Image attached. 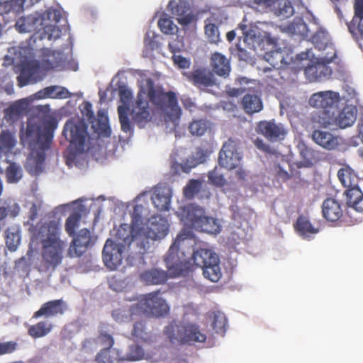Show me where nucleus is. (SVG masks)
Returning a JSON list of instances; mask_svg holds the SVG:
<instances>
[{"instance_id": "1", "label": "nucleus", "mask_w": 363, "mask_h": 363, "mask_svg": "<svg viewBox=\"0 0 363 363\" xmlns=\"http://www.w3.org/2000/svg\"><path fill=\"white\" fill-rule=\"evenodd\" d=\"M149 102L164 117L165 122L177 125L182 109L176 94L172 91H164L162 87H155L150 82L147 89L143 86L140 87L130 112L133 121L140 128H143L151 120Z\"/></svg>"}, {"instance_id": "2", "label": "nucleus", "mask_w": 363, "mask_h": 363, "mask_svg": "<svg viewBox=\"0 0 363 363\" xmlns=\"http://www.w3.org/2000/svg\"><path fill=\"white\" fill-rule=\"evenodd\" d=\"M57 122L53 118L33 116L28 119L27 127L23 133L21 130L20 139L22 143H28L30 152L25 165L27 172L37 176L42 173L46 157L45 152L50 149L54 130Z\"/></svg>"}, {"instance_id": "3", "label": "nucleus", "mask_w": 363, "mask_h": 363, "mask_svg": "<svg viewBox=\"0 0 363 363\" xmlns=\"http://www.w3.org/2000/svg\"><path fill=\"white\" fill-rule=\"evenodd\" d=\"M60 224L58 220L46 222L34 230L32 241L39 242L42 245L40 272H53L62 264L66 244L60 238Z\"/></svg>"}, {"instance_id": "4", "label": "nucleus", "mask_w": 363, "mask_h": 363, "mask_svg": "<svg viewBox=\"0 0 363 363\" xmlns=\"http://www.w3.org/2000/svg\"><path fill=\"white\" fill-rule=\"evenodd\" d=\"M182 220L186 225L198 231L217 234L220 228L218 220L212 217L206 216L203 208L195 204L184 207Z\"/></svg>"}, {"instance_id": "5", "label": "nucleus", "mask_w": 363, "mask_h": 363, "mask_svg": "<svg viewBox=\"0 0 363 363\" xmlns=\"http://www.w3.org/2000/svg\"><path fill=\"white\" fill-rule=\"evenodd\" d=\"M86 122L79 118L68 120L63 128L62 134L69 142V148L74 154L84 152L89 149V135Z\"/></svg>"}, {"instance_id": "6", "label": "nucleus", "mask_w": 363, "mask_h": 363, "mask_svg": "<svg viewBox=\"0 0 363 363\" xmlns=\"http://www.w3.org/2000/svg\"><path fill=\"white\" fill-rule=\"evenodd\" d=\"M193 233L191 230H183L177 235L174 242L170 246L164 261L170 276L172 277L180 276L184 271V266L186 262L184 253L180 252L184 249L185 242L193 239Z\"/></svg>"}, {"instance_id": "7", "label": "nucleus", "mask_w": 363, "mask_h": 363, "mask_svg": "<svg viewBox=\"0 0 363 363\" xmlns=\"http://www.w3.org/2000/svg\"><path fill=\"white\" fill-rule=\"evenodd\" d=\"M132 313H143L147 316L162 317L169 312L166 301L160 296V291H155L142 296L140 300L130 308Z\"/></svg>"}, {"instance_id": "8", "label": "nucleus", "mask_w": 363, "mask_h": 363, "mask_svg": "<svg viewBox=\"0 0 363 363\" xmlns=\"http://www.w3.org/2000/svg\"><path fill=\"white\" fill-rule=\"evenodd\" d=\"M191 259L196 266L202 269L205 278L212 282H217L220 279L222 272L219 258L211 250L199 249L193 252Z\"/></svg>"}, {"instance_id": "9", "label": "nucleus", "mask_w": 363, "mask_h": 363, "mask_svg": "<svg viewBox=\"0 0 363 363\" xmlns=\"http://www.w3.org/2000/svg\"><path fill=\"white\" fill-rule=\"evenodd\" d=\"M164 333L172 343L175 342L181 344L204 342L206 340V335L201 333L199 327L194 324L183 325L171 323L165 327Z\"/></svg>"}, {"instance_id": "10", "label": "nucleus", "mask_w": 363, "mask_h": 363, "mask_svg": "<svg viewBox=\"0 0 363 363\" xmlns=\"http://www.w3.org/2000/svg\"><path fill=\"white\" fill-rule=\"evenodd\" d=\"M238 143L229 138L222 146L218 155V164L221 167L232 170L239 167L241 156L238 152Z\"/></svg>"}, {"instance_id": "11", "label": "nucleus", "mask_w": 363, "mask_h": 363, "mask_svg": "<svg viewBox=\"0 0 363 363\" xmlns=\"http://www.w3.org/2000/svg\"><path fill=\"white\" fill-rule=\"evenodd\" d=\"M93 245L94 241L90 231L86 228H83L73 238L68 249V255L70 257H79Z\"/></svg>"}, {"instance_id": "12", "label": "nucleus", "mask_w": 363, "mask_h": 363, "mask_svg": "<svg viewBox=\"0 0 363 363\" xmlns=\"http://www.w3.org/2000/svg\"><path fill=\"white\" fill-rule=\"evenodd\" d=\"M124 248L108 239L103 248V261L111 270L116 269L122 264Z\"/></svg>"}, {"instance_id": "13", "label": "nucleus", "mask_w": 363, "mask_h": 363, "mask_svg": "<svg viewBox=\"0 0 363 363\" xmlns=\"http://www.w3.org/2000/svg\"><path fill=\"white\" fill-rule=\"evenodd\" d=\"M67 303L62 299H55L43 303L40 308L33 313L32 318L38 319L40 318H53L62 315L67 311Z\"/></svg>"}, {"instance_id": "14", "label": "nucleus", "mask_w": 363, "mask_h": 363, "mask_svg": "<svg viewBox=\"0 0 363 363\" xmlns=\"http://www.w3.org/2000/svg\"><path fill=\"white\" fill-rule=\"evenodd\" d=\"M256 131L272 142L284 140L286 134L284 125L275 123L274 121H259L257 123Z\"/></svg>"}, {"instance_id": "15", "label": "nucleus", "mask_w": 363, "mask_h": 363, "mask_svg": "<svg viewBox=\"0 0 363 363\" xmlns=\"http://www.w3.org/2000/svg\"><path fill=\"white\" fill-rule=\"evenodd\" d=\"M169 231L167 219L161 216H152L147 221V228L144 236L152 240L164 238Z\"/></svg>"}, {"instance_id": "16", "label": "nucleus", "mask_w": 363, "mask_h": 363, "mask_svg": "<svg viewBox=\"0 0 363 363\" xmlns=\"http://www.w3.org/2000/svg\"><path fill=\"white\" fill-rule=\"evenodd\" d=\"M340 101V96L338 92L325 91L313 94L309 99V104L319 109H330Z\"/></svg>"}, {"instance_id": "17", "label": "nucleus", "mask_w": 363, "mask_h": 363, "mask_svg": "<svg viewBox=\"0 0 363 363\" xmlns=\"http://www.w3.org/2000/svg\"><path fill=\"white\" fill-rule=\"evenodd\" d=\"M188 80L198 89L206 91L216 85L213 74L206 69H197L187 74Z\"/></svg>"}, {"instance_id": "18", "label": "nucleus", "mask_w": 363, "mask_h": 363, "mask_svg": "<svg viewBox=\"0 0 363 363\" xmlns=\"http://www.w3.org/2000/svg\"><path fill=\"white\" fill-rule=\"evenodd\" d=\"M142 235L139 229L135 228L133 224L123 223L120 225L116 233V244L125 248L129 247L132 242L140 239Z\"/></svg>"}, {"instance_id": "19", "label": "nucleus", "mask_w": 363, "mask_h": 363, "mask_svg": "<svg viewBox=\"0 0 363 363\" xmlns=\"http://www.w3.org/2000/svg\"><path fill=\"white\" fill-rule=\"evenodd\" d=\"M119 95L121 101L125 104V106L118 107L121 130L125 133H130L132 130V127L128 118L129 108L126 106V104H129L132 99L133 93L127 88H121L119 91Z\"/></svg>"}, {"instance_id": "20", "label": "nucleus", "mask_w": 363, "mask_h": 363, "mask_svg": "<svg viewBox=\"0 0 363 363\" xmlns=\"http://www.w3.org/2000/svg\"><path fill=\"white\" fill-rule=\"evenodd\" d=\"M40 0H0V14H11V18H16L23 12L24 6H30Z\"/></svg>"}, {"instance_id": "21", "label": "nucleus", "mask_w": 363, "mask_h": 363, "mask_svg": "<svg viewBox=\"0 0 363 363\" xmlns=\"http://www.w3.org/2000/svg\"><path fill=\"white\" fill-rule=\"evenodd\" d=\"M354 16L348 25L352 35L356 38H363V0H354Z\"/></svg>"}, {"instance_id": "22", "label": "nucleus", "mask_w": 363, "mask_h": 363, "mask_svg": "<svg viewBox=\"0 0 363 363\" xmlns=\"http://www.w3.org/2000/svg\"><path fill=\"white\" fill-rule=\"evenodd\" d=\"M172 14L177 16V20L182 26H188L190 24L194 17L191 14L188 13L189 11V5L186 1H170L168 4Z\"/></svg>"}, {"instance_id": "23", "label": "nucleus", "mask_w": 363, "mask_h": 363, "mask_svg": "<svg viewBox=\"0 0 363 363\" xmlns=\"http://www.w3.org/2000/svg\"><path fill=\"white\" fill-rule=\"evenodd\" d=\"M311 137L317 145L328 150H335L339 145L338 137L328 131L315 130Z\"/></svg>"}, {"instance_id": "24", "label": "nucleus", "mask_w": 363, "mask_h": 363, "mask_svg": "<svg viewBox=\"0 0 363 363\" xmlns=\"http://www.w3.org/2000/svg\"><path fill=\"white\" fill-rule=\"evenodd\" d=\"M40 70V65L37 61L27 62L22 67L21 73L18 77V82L20 86L27 85L28 83L36 82L37 74Z\"/></svg>"}, {"instance_id": "25", "label": "nucleus", "mask_w": 363, "mask_h": 363, "mask_svg": "<svg viewBox=\"0 0 363 363\" xmlns=\"http://www.w3.org/2000/svg\"><path fill=\"white\" fill-rule=\"evenodd\" d=\"M323 61L318 62L315 65H308L304 69V74L311 82L328 77L331 76L333 71Z\"/></svg>"}, {"instance_id": "26", "label": "nucleus", "mask_w": 363, "mask_h": 363, "mask_svg": "<svg viewBox=\"0 0 363 363\" xmlns=\"http://www.w3.org/2000/svg\"><path fill=\"white\" fill-rule=\"evenodd\" d=\"M322 213L323 217L328 221L338 220L342 216V210L340 204L335 199L328 198L322 204Z\"/></svg>"}, {"instance_id": "27", "label": "nucleus", "mask_w": 363, "mask_h": 363, "mask_svg": "<svg viewBox=\"0 0 363 363\" xmlns=\"http://www.w3.org/2000/svg\"><path fill=\"white\" fill-rule=\"evenodd\" d=\"M311 40L316 48L318 50H331V55L327 56V61L332 62L336 57V50L332 43L328 39V33L323 30H319L312 36Z\"/></svg>"}, {"instance_id": "28", "label": "nucleus", "mask_w": 363, "mask_h": 363, "mask_svg": "<svg viewBox=\"0 0 363 363\" xmlns=\"http://www.w3.org/2000/svg\"><path fill=\"white\" fill-rule=\"evenodd\" d=\"M168 277L167 272L157 269L145 270L140 274V281L147 285L163 284Z\"/></svg>"}, {"instance_id": "29", "label": "nucleus", "mask_w": 363, "mask_h": 363, "mask_svg": "<svg viewBox=\"0 0 363 363\" xmlns=\"http://www.w3.org/2000/svg\"><path fill=\"white\" fill-rule=\"evenodd\" d=\"M241 106L245 113L252 115L263 109V103L257 94L247 93L242 99Z\"/></svg>"}, {"instance_id": "30", "label": "nucleus", "mask_w": 363, "mask_h": 363, "mask_svg": "<svg viewBox=\"0 0 363 363\" xmlns=\"http://www.w3.org/2000/svg\"><path fill=\"white\" fill-rule=\"evenodd\" d=\"M357 109L355 107L346 106L337 116H335V124L340 128L352 126L357 119Z\"/></svg>"}, {"instance_id": "31", "label": "nucleus", "mask_w": 363, "mask_h": 363, "mask_svg": "<svg viewBox=\"0 0 363 363\" xmlns=\"http://www.w3.org/2000/svg\"><path fill=\"white\" fill-rule=\"evenodd\" d=\"M212 71L218 76L225 77L230 71V66L226 57L219 52H214L211 57Z\"/></svg>"}, {"instance_id": "32", "label": "nucleus", "mask_w": 363, "mask_h": 363, "mask_svg": "<svg viewBox=\"0 0 363 363\" xmlns=\"http://www.w3.org/2000/svg\"><path fill=\"white\" fill-rule=\"evenodd\" d=\"M152 201L159 211H167L169 208L171 195L169 189L166 187L157 188L152 196Z\"/></svg>"}, {"instance_id": "33", "label": "nucleus", "mask_w": 363, "mask_h": 363, "mask_svg": "<svg viewBox=\"0 0 363 363\" xmlns=\"http://www.w3.org/2000/svg\"><path fill=\"white\" fill-rule=\"evenodd\" d=\"M54 324L48 320H40L34 325H29L28 334L37 339L48 335L54 328Z\"/></svg>"}, {"instance_id": "34", "label": "nucleus", "mask_w": 363, "mask_h": 363, "mask_svg": "<svg viewBox=\"0 0 363 363\" xmlns=\"http://www.w3.org/2000/svg\"><path fill=\"white\" fill-rule=\"evenodd\" d=\"M312 121L321 128H329L335 125V118L330 109H319L312 116Z\"/></svg>"}, {"instance_id": "35", "label": "nucleus", "mask_w": 363, "mask_h": 363, "mask_svg": "<svg viewBox=\"0 0 363 363\" xmlns=\"http://www.w3.org/2000/svg\"><path fill=\"white\" fill-rule=\"evenodd\" d=\"M96 340L101 345L104 347L99 352V358H101L106 353L109 352V349H111L114 345V339L113 336L107 332L106 326L101 324L99 327V335Z\"/></svg>"}, {"instance_id": "36", "label": "nucleus", "mask_w": 363, "mask_h": 363, "mask_svg": "<svg viewBox=\"0 0 363 363\" xmlns=\"http://www.w3.org/2000/svg\"><path fill=\"white\" fill-rule=\"evenodd\" d=\"M337 177L342 184L346 187L356 186L358 184V177L354 171L348 165L339 169Z\"/></svg>"}, {"instance_id": "37", "label": "nucleus", "mask_w": 363, "mask_h": 363, "mask_svg": "<svg viewBox=\"0 0 363 363\" xmlns=\"http://www.w3.org/2000/svg\"><path fill=\"white\" fill-rule=\"evenodd\" d=\"M264 57L274 68H284L288 65L285 59V52L280 50L266 52Z\"/></svg>"}, {"instance_id": "38", "label": "nucleus", "mask_w": 363, "mask_h": 363, "mask_svg": "<svg viewBox=\"0 0 363 363\" xmlns=\"http://www.w3.org/2000/svg\"><path fill=\"white\" fill-rule=\"evenodd\" d=\"M39 18L33 15L21 17L16 22L15 27L19 33L35 31L38 28Z\"/></svg>"}, {"instance_id": "39", "label": "nucleus", "mask_w": 363, "mask_h": 363, "mask_svg": "<svg viewBox=\"0 0 363 363\" xmlns=\"http://www.w3.org/2000/svg\"><path fill=\"white\" fill-rule=\"evenodd\" d=\"M28 103L22 99L16 101L5 110V117L9 121L18 120L27 110Z\"/></svg>"}, {"instance_id": "40", "label": "nucleus", "mask_w": 363, "mask_h": 363, "mask_svg": "<svg viewBox=\"0 0 363 363\" xmlns=\"http://www.w3.org/2000/svg\"><path fill=\"white\" fill-rule=\"evenodd\" d=\"M20 227L17 225L9 227L6 232V245L10 251H15L21 242Z\"/></svg>"}, {"instance_id": "41", "label": "nucleus", "mask_w": 363, "mask_h": 363, "mask_svg": "<svg viewBox=\"0 0 363 363\" xmlns=\"http://www.w3.org/2000/svg\"><path fill=\"white\" fill-rule=\"evenodd\" d=\"M39 99L53 98V99H66L69 96L68 91L62 86H50L37 93Z\"/></svg>"}, {"instance_id": "42", "label": "nucleus", "mask_w": 363, "mask_h": 363, "mask_svg": "<svg viewBox=\"0 0 363 363\" xmlns=\"http://www.w3.org/2000/svg\"><path fill=\"white\" fill-rule=\"evenodd\" d=\"M212 328L215 333L223 335L225 333L227 319L225 314L220 311H214L211 315Z\"/></svg>"}, {"instance_id": "43", "label": "nucleus", "mask_w": 363, "mask_h": 363, "mask_svg": "<svg viewBox=\"0 0 363 363\" xmlns=\"http://www.w3.org/2000/svg\"><path fill=\"white\" fill-rule=\"evenodd\" d=\"M296 228L304 238H309L311 235L316 234L318 232V229L313 227L311 222L303 217H299L297 219Z\"/></svg>"}, {"instance_id": "44", "label": "nucleus", "mask_w": 363, "mask_h": 363, "mask_svg": "<svg viewBox=\"0 0 363 363\" xmlns=\"http://www.w3.org/2000/svg\"><path fill=\"white\" fill-rule=\"evenodd\" d=\"M208 182L216 187H223L227 184L226 179L218 167H215L213 169L208 172Z\"/></svg>"}, {"instance_id": "45", "label": "nucleus", "mask_w": 363, "mask_h": 363, "mask_svg": "<svg viewBox=\"0 0 363 363\" xmlns=\"http://www.w3.org/2000/svg\"><path fill=\"white\" fill-rule=\"evenodd\" d=\"M13 135L8 130H2L0 134V152H7L15 145Z\"/></svg>"}, {"instance_id": "46", "label": "nucleus", "mask_w": 363, "mask_h": 363, "mask_svg": "<svg viewBox=\"0 0 363 363\" xmlns=\"http://www.w3.org/2000/svg\"><path fill=\"white\" fill-rule=\"evenodd\" d=\"M82 218L79 212H73L66 220L65 230L69 236H74Z\"/></svg>"}, {"instance_id": "47", "label": "nucleus", "mask_w": 363, "mask_h": 363, "mask_svg": "<svg viewBox=\"0 0 363 363\" xmlns=\"http://www.w3.org/2000/svg\"><path fill=\"white\" fill-rule=\"evenodd\" d=\"M208 129V125L204 120H195L189 126L190 133L194 135H203Z\"/></svg>"}, {"instance_id": "48", "label": "nucleus", "mask_w": 363, "mask_h": 363, "mask_svg": "<svg viewBox=\"0 0 363 363\" xmlns=\"http://www.w3.org/2000/svg\"><path fill=\"white\" fill-rule=\"evenodd\" d=\"M158 26L161 31L165 34H174L177 30V27L169 18H161L158 21Z\"/></svg>"}, {"instance_id": "49", "label": "nucleus", "mask_w": 363, "mask_h": 363, "mask_svg": "<svg viewBox=\"0 0 363 363\" xmlns=\"http://www.w3.org/2000/svg\"><path fill=\"white\" fill-rule=\"evenodd\" d=\"M132 335L138 340H147L148 335L145 332V323L142 321L136 322L133 325Z\"/></svg>"}, {"instance_id": "50", "label": "nucleus", "mask_w": 363, "mask_h": 363, "mask_svg": "<svg viewBox=\"0 0 363 363\" xmlns=\"http://www.w3.org/2000/svg\"><path fill=\"white\" fill-rule=\"evenodd\" d=\"M205 33L211 43H216L219 40V31L214 23H208L205 26Z\"/></svg>"}, {"instance_id": "51", "label": "nucleus", "mask_w": 363, "mask_h": 363, "mask_svg": "<svg viewBox=\"0 0 363 363\" xmlns=\"http://www.w3.org/2000/svg\"><path fill=\"white\" fill-rule=\"evenodd\" d=\"M345 194L348 202L354 205V202L357 201L363 196L358 184L356 186L346 187Z\"/></svg>"}, {"instance_id": "52", "label": "nucleus", "mask_w": 363, "mask_h": 363, "mask_svg": "<svg viewBox=\"0 0 363 363\" xmlns=\"http://www.w3.org/2000/svg\"><path fill=\"white\" fill-rule=\"evenodd\" d=\"M201 183L196 180H191L184 189V194L186 198L191 199L199 191Z\"/></svg>"}, {"instance_id": "53", "label": "nucleus", "mask_w": 363, "mask_h": 363, "mask_svg": "<svg viewBox=\"0 0 363 363\" xmlns=\"http://www.w3.org/2000/svg\"><path fill=\"white\" fill-rule=\"evenodd\" d=\"M6 174L9 183L17 182L21 177L18 168L14 164H11L7 167Z\"/></svg>"}, {"instance_id": "54", "label": "nucleus", "mask_w": 363, "mask_h": 363, "mask_svg": "<svg viewBox=\"0 0 363 363\" xmlns=\"http://www.w3.org/2000/svg\"><path fill=\"white\" fill-rule=\"evenodd\" d=\"M118 353L115 350L109 349V352L104 354L101 358H99V352L96 357V361L98 363H114L117 360Z\"/></svg>"}, {"instance_id": "55", "label": "nucleus", "mask_w": 363, "mask_h": 363, "mask_svg": "<svg viewBox=\"0 0 363 363\" xmlns=\"http://www.w3.org/2000/svg\"><path fill=\"white\" fill-rule=\"evenodd\" d=\"M17 344L15 342H6L0 343V356L6 354H10L16 349Z\"/></svg>"}, {"instance_id": "56", "label": "nucleus", "mask_w": 363, "mask_h": 363, "mask_svg": "<svg viewBox=\"0 0 363 363\" xmlns=\"http://www.w3.org/2000/svg\"><path fill=\"white\" fill-rule=\"evenodd\" d=\"M82 112L90 122H93L95 119L94 113L92 111V105L90 102L85 101L83 103Z\"/></svg>"}, {"instance_id": "57", "label": "nucleus", "mask_w": 363, "mask_h": 363, "mask_svg": "<svg viewBox=\"0 0 363 363\" xmlns=\"http://www.w3.org/2000/svg\"><path fill=\"white\" fill-rule=\"evenodd\" d=\"M255 145L261 151L267 154H274L275 150H273L269 145L264 143L262 139L257 138L254 141Z\"/></svg>"}, {"instance_id": "58", "label": "nucleus", "mask_w": 363, "mask_h": 363, "mask_svg": "<svg viewBox=\"0 0 363 363\" xmlns=\"http://www.w3.org/2000/svg\"><path fill=\"white\" fill-rule=\"evenodd\" d=\"M173 61L179 68L185 69L188 68L190 65L189 60L181 55H174Z\"/></svg>"}, {"instance_id": "59", "label": "nucleus", "mask_w": 363, "mask_h": 363, "mask_svg": "<svg viewBox=\"0 0 363 363\" xmlns=\"http://www.w3.org/2000/svg\"><path fill=\"white\" fill-rule=\"evenodd\" d=\"M298 151L301 157L306 160H309L312 155V151L304 143H299L298 145Z\"/></svg>"}, {"instance_id": "60", "label": "nucleus", "mask_w": 363, "mask_h": 363, "mask_svg": "<svg viewBox=\"0 0 363 363\" xmlns=\"http://www.w3.org/2000/svg\"><path fill=\"white\" fill-rule=\"evenodd\" d=\"M294 13V8L290 2H285L283 7L279 10V14L284 17H289Z\"/></svg>"}, {"instance_id": "61", "label": "nucleus", "mask_w": 363, "mask_h": 363, "mask_svg": "<svg viewBox=\"0 0 363 363\" xmlns=\"http://www.w3.org/2000/svg\"><path fill=\"white\" fill-rule=\"evenodd\" d=\"M244 91L245 90L242 88L228 87L226 89V93L230 96L237 97L238 96H240L244 92Z\"/></svg>"}, {"instance_id": "62", "label": "nucleus", "mask_w": 363, "mask_h": 363, "mask_svg": "<svg viewBox=\"0 0 363 363\" xmlns=\"http://www.w3.org/2000/svg\"><path fill=\"white\" fill-rule=\"evenodd\" d=\"M172 170L176 173H179L181 171L184 172H188V170L185 169L184 166H183L182 164H179L178 162H174L172 164Z\"/></svg>"}, {"instance_id": "63", "label": "nucleus", "mask_w": 363, "mask_h": 363, "mask_svg": "<svg viewBox=\"0 0 363 363\" xmlns=\"http://www.w3.org/2000/svg\"><path fill=\"white\" fill-rule=\"evenodd\" d=\"M48 18H50L52 16L53 17V20L57 23L60 19V13L57 10H49L48 11Z\"/></svg>"}, {"instance_id": "64", "label": "nucleus", "mask_w": 363, "mask_h": 363, "mask_svg": "<svg viewBox=\"0 0 363 363\" xmlns=\"http://www.w3.org/2000/svg\"><path fill=\"white\" fill-rule=\"evenodd\" d=\"M38 216V208L35 204H33L29 209V220H34Z\"/></svg>"}]
</instances>
